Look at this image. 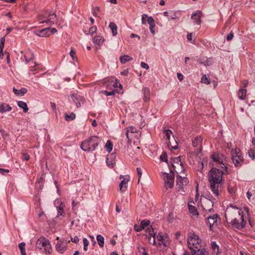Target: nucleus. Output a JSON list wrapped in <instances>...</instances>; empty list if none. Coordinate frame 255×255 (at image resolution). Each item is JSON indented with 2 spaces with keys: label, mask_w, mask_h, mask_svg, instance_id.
Listing matches in <instances>:
<instances>
[{
  "label": "nucleus",
  "mask_w": 255,
  "mask_h": 255,
  "mask_svg": "<svg viewBox=\"0 0 255 255\" xmlns=\"http://www.w3.org/2000/svg\"><path fill=\"white\" fill-rule=\"evenodd\" d=\"M225 216L228 223L239 230L243 229L246 226V222L244 219L243 211L236 206L228 207Z\"/></svg>",
  "instance_id": "f257e3e1"
},
{
  "label": "nucleus",
  "mask_w": 255,
  "mask_h": 255,
  "mask_svg": "<svg viewBox=\"0 0 255 255\" xmlns=\"http://www.w3.org/2000/svg\"><path fill=\"white\" fill-rule=\"evenodd\" d=\"M224 171L216 167H213L209 172L208 180L210 189L214 195L218 197L223 187L224 180L223 175Z\"/></svg>",
  "instance_id": "f03ea898"
},
{
  "label": "nucleus",
  "mask_w": 255,
  "mask_h": 255,
  "mask_svg": "<svg viewBox=\"0 0 255 255\" xmlns=\"http://www.w3.org/2000/svg\"><path fill=\"white\" fill-rule=\"evenodd\" d=\"M188 248L193 255H209L204 248H202L201 240L195 234H190L188 238Z\"/></svg>",
  "instance_id": "7ed1b4c3"
},
{
  "label": "nucleus",
  "mask_w": 255,
  "mask_h": 255,
  "mask_svg": "<svg viewBox=\"0 0 255 255\" xmlns=\"http://www.w3.org/2000/svg\"><path fill=\"white\" fill-rule=\"evenodd\" d=\"M101 139L97 136H92L83 141L81 148L85 151H94L99 144Z\"/></svg>",
  "instance_id": "20e7f679"
},
{
  "label": "nucleus",
  "mask_w": 255,
  "mask_h": 255,
  "mask_svg": "<svg viewBox=\"0 0 255 255\" xmlns=\"http://www.w3.org/2000/svg\"><path fill=\"white\" fill-rule=\"evenodd\" d=\"M185 176L184 169L182 168L181 172L177 173L176 186L179 192H185L184 189L188 183V180Z\"/></svg>",
  "instance_id": "39448f33"
},
{
  "label": "nucleus",
  "mask_w": 255,
  "mask_h": 255,
  "mask_svg": "<svg viewBox=\"0 0 255 255\" xmlns=\"http://www.w3.org/2000/svg\"><path fill=\"white\" fill-rule=\"evenodd\" d=\"M232 159L236 167L241 166L243 163L244 159L240 148H235L231 151Z\"/></svg>",
  "instance_id": "423d86ee"
},
{
  "label": "nucleus",
  "mask_w": 255,
  "mask_h": 255,
  "mask_svg": "<svg viewBox=\"0 0 255 255\" xmlns=\"http://www.w3.org/2000/svg\"><path fill=\"white\" fill-rule=\"evenodd\" d=\"M162 174L164 180V186L166 189L172 188L174 181V172L172 170H170V173H163Z\"/></svg>",
  "instance_id": "0eeeda50"
},
{
  "label": "nucleus",
  "mask_w": 255,
  "mask_h": 255,
  "mask_svg": "<svg viewBox=\"0 0 255 255\" xmlns=\"http://www.w3.org/2000/svg\"><path fill=\"white\" fill-rule=\"evenodd\" d=\"M201 204L204 212L209 213L213 211V202L206 197L201 199Z\"/></svg>",
  "instance_id": "6e6552de"
},
{
  "label": "nucleus",
  "mask_w": 255,
  "mask_h": 255,
  "mask_svg": "<svg viewBox=\"0 0 255 255\" xmlns=\"http://www.w3.org/2000/svg\"><path fill=\"white\" fill-rule=\"evenodd\" d=\"M56 240L58 241L55 246L56 251L60 254L64 253L67 249L68 243L70 241H67L64 239H60L59 237H57Z\"/></svg>",
  "instance_id": "1a4fd4ad"
},
{
  "label": "nucleus",
  "mask_w": 255,
  "mask_h": 255,
  "mask_svg": "<svg viewBox=\"0 0 255 255\" xmlns=\"http://www.w3.org/2000/svg\"><path fill=\"white\" fill-rule=\"evenodd\" d=\"M212 159L217 163L219 164L222 168L225 166V170L227 171V167L225 166L224 162L226 161V157L222 154H214L212 155Z\"/></svg>",
  "instance_id": "9d476101"
},
{
  "label": "nucleus",
  "mask_w": 255,
  "mask_h": 255,
  "mask_svg": "<svg viewBox=\"0 0 255 255\" xmlns=\"http://www.w3.org/2000/svg\"><path fill=\"white\" fill-rule=\"evenodd\" d=\"M203 138L201 136L196 137L192 140V145L194 147L196 148L197 153L200 152L202 149Z\"/></svg>",
  "instance_id": "9b49d317"
},
{
  "label": "nucleus",
  "mask_w": 255,
  "mask_h": 255,
  "mask_svg": "<svg viewBox=\"0 0 255 255\" xmlns=\"http://www.w3.org/2000/svg\"><path fill=\"white\" fill-rule=\"evenodd\" d=\"M120 178L123 179L121 183L119 185V189L121 192H123L126 191V190L128 188V183L129 181V177L128 176H124L123 175H121Z\"/></svg>",
  "instance_id": "f8f14e48"
},
{
  "label": "nucleus",
  "mask_w": 255,
  "mask_h": 255,
  "mask_svg": "<svg viewBox=\"0 0 255 255\" xmlns=\"http://www.w3.org/2000/svg\"><path fill=\"white\" fill-rule=\"evenodd\" d=\"M217 214H214L213 216H209L207 217V224H209L210 229L212 230L214 226L217 225Z\"/></svg>",
  "instance_id": "ddd939ff"
},
{
  "label": "nucleus",
  "mask_w": 255,
  "mask_h": 255,
  "mask_svg": "<svg viewBox=\"0 0 255 255\" xmlns=\"http://www.w3.org/2000/svg\"><path fill=\"white\" fill-rule=\"evenodd\" d=\"M50 28H44L42 30L37 31L35 32L36 35L43 37H47L50 36Z\"/></svg>",
  "instance_id": "4468645a"
},
{
  "label": "nucleus",
  "mask_w": 255,
  "mask_h": 255,
  "mask_svg": "<svg viewBox=\"0 0 255 255\" xmlns=\"http://www.w3.org/2000/svg\"><path fill=\"white\" fill-rule=\"evenodd\" d=\"M202 13L201 11H197L192 14L191 18L195 21L197 24L200 25L201 23V16Z\"/></svg>",
  "instance_id": "2eb2a0df"
},
{
  "label": "nucleus",
  "mask_w": 255,
  "mask_h": 255,
  "mask_svg": "<svg viewBox=\"0 0 255 255\" xmlns=\"http://www.w3.org/2000/svg\"><path fill=\"white\" fill-rule=\"evenodd\" d=\"M48 240L44 237H41L39 239L36 243V247L41 250L42 248H44V246L48 243Z\"/></svg>",
  "instance_id": "dca6fc26"
},
{
  "label": "nucleus",
  "mask_w": 255,
  "mask_h": 255,
  "mask_svg": "<svg viewBox=\"0 0 255 255\" xmlns=\"http://www.w3.org/2000/svg\"><path fill=\"white\" fill-rule=\"evenodd\" d=\"M115 155L114 154H111L108 155L106 160V163L110 168L114 167L115 164Z\"/></svg>",
  "instance_id": "f3484780"
},
{
  "label": "nucleus",
  "mask_w": 255,
  "mask_h": 255,
  "mask_svg": "<svg viewBox=\"0 0 255 255\" xmlns=\"http://www.w3.org/2000/svg\"><path fill=\"white\" fill-rule=\"evenodd\" d=\"M134 132H136V128H135L130 126L127 128L126 135L129 140H130L131 139V135L130 133L132 134Z\"/></svg>",
  "instance_id": "a211bd4d"
},
{
  "label": "nucleus",
  "mask_w": 255,
  "mask_h": 255,
  "mask_svg": "<svg viewBox=\"0 0 255 255\" xmlns=\"http://www.w3.org/2000/svg\"><path fill=\"white\" fill-rule=\"evenodd\" d=\"M148 23L149 24V29L152 34L155 33V22L154 19L152 17H149L147 20Z\"/></svg>",
  "instance_id": "6ab92c4d"
},
{
  "label": "nucleus",
  "mask_w": 255,
  "mask_h": 255,
  "mask_svg": "<svg viewBox=\"0 0 255 255\" xmlns=\"http://www.w3.org/2000/svg\"><path fill=\"white\" fill-rule=\"evenodd\" d=\"M142 92L144 95L143 100L144 102H147L150 100V91L148 88H144L142 89Z\"/></svg>",
  "instance_id": "aec40b11"
},
{
  "label": "nucleus",
  "mask_w": 255,
  "mask_h": 255,
  "mask_svg": "<svg viewBox=\"0 0 255 255\" xmlns=\"http://www.w3.org/2000/svg\"><path fill=\"white\" fill-rule=\"evenodd\" d=\"M104 38L100 35L96 36L94 38L93 42L94 43L98 45L99 46H100L104 42Z\"/></svg>",
  "instance_id": "412c9836"
},
{
  "label": "nucleus",
  "mask_w": 255,
  "mask_h": 255,
  "mask_svg": "<svg viewBox=\"0 0 255 255\" xmlns=\"http://www.w3.org/2000/svg\"><path fill=\"white\" fill-rule=\"evenodd\" d=\"M247 97V90L246 89H240L238 92V97L240 100H244Z\"/></svg>",
  "instance_id": "4be33fe9"
},
{
  "label": "nucleus",
  "mask_w": 255,
  "mask_h": 255,
  "mask_svg": "<svg viewBox=\"0 0 255 255\" xmlns=\"http://www.w3.org/2000/svg\"><path fill=\"white\" fill-rule=\"evenodd\" d=\"M13 91L16 96H23L27 92V89L24 88H22L20 90H17L15 88H13Z\"/></svg>",
  "instance_id": "5701e85b"
},
{
  "label": "nucleus",
  "mask_w": 255,
  "mask_h": 255,
  "mask_svg": "<svg viewBox=\"0 0 255 255\" xmlns=\"http://www.w3.org/2000/svg\"><path fill=\"white\" fill-rule=\"evenodd\" d=\"M188 209L190 213L192 214L194 216H198V212L196 209V208L194 206L189 203L188 204Z\"/></svg>",
  "instance_id": "b1692460"
},
{
  "label": "nucleus",
  "mask_w": 255,
  "mask_h": 255,
  "mask_svg": "<svg viewBox=\"0 0 255 255\" xmlns=\"http://www.w3.org/2000/svg\"><path fill=\"white\" fill-rule=\"evenodd\" d=\"M132 58L129 55H124L122 56L120 58V62L122 64H125L126 62L130 61Z\"/></svg>",
  "instance_id": "393cba45"
},
{
  "label": "nucleus",
  "mask_w": 255,
  "mask_h": 255,
  "mask_svg": "<svg viewBox=\"0 0 255 255\" xmlns=\"http://www.w3.org/2000/svg\"><path fill=\"white\" fill-rule=\"evenodd\" d=\"M109 27L112 30L113 35L114 36L117 35L118 34L117 25L115 23L112 22L109 24Z\"/></svg>",
  "instance_id": "a878e982"
},
{
  "label": "nucleus",
  "mask_w": 255,
  "mask_h": 255,
  "mask_svg": "<svg viewBox=\"0 0 255 255\" xmlns=\"http://www.w3.org/2000/svg\"><path fill=\"white\" fill-rule=\"evenodd\" d=\"M17 105L19 107L23 109L24 113H26L28 111V108H27V104L25 102L23 101H18L17 102Z\"/></svg>",
  "instance_id": "bb28decb"
},
{
  "label": "nucleus",
  "mask_w": 255,
  "mask_h": 255,
  "mask_svg": "<svg viewBox=\"0 0 255 255\" xmlns=\"http://www.w3.org/2000/svg\"><path fill=\"white\" fill-rule=\"evenodd\" d=\"M50 18L47 19L46 20H43L40 23H43L46 22L47 23H49L50 25H52L54 23V21H52V20H54L56 18V15L54 13H53L52 14H50Z\"/></svg>",
  "instance_id": "cd10ccee"
},
{
  "label": "nucleus",
  "mask_w": 255,
  "mask_h": 255,
  "mask_svg": "<svg viewBox=\"0 0 255 255\" xmlns=\"http://www.w3.org/2000/svg\"><path fill=\"white\" fill-rule=\"evenodd\" d=\"M0 106L1 108V110H3V113L11 110V107L8 104L2 103Z\"/></svg>",
  "instance_id": "c85d7f7f"
},
{
  "label": "nucleus",
  "mask_w": 255,
  "mask_h": 255,
  "mask_svg": "<svg viewBox=\"0 0 255 255\" xmlns=\"http://www.w3.org/2000/svg\"><path fill=\"white\" fill-rule=\"evenodd\" d=\"M44 249L46 254H50L52 253V248L49 241H48V243L44 246Z\"/></svg>",
  "instance_id": "c756f323"
},
{
  "label": "nucleus",
  "mask_w": 255,
  "mask_h": 255,
  "mask_svg": "<svg viewBox=\"0 0 255 255\" xmlns=\"http://www.w3.org/2000/svg\"><path fill=\"white\" fill-rule=\"evenodd\" d=\"M97 240L99 245L101 247H103L104 245V238L102 235H98L97 236Z\"/></svg>",
  "instance_id": "7c9ffc66"
},
{
  "label": "nucleus",
  "mask_w": 255,
  "mask_h": 255,
  "mask_svg": "<svg viewBox=\"0 0 255 255\" xmlns=\"http://www.w3.org/2000/svg\"><path fill=\"white\" fill-rule=\"evenodd\" d=\"M167 11L164 12V15L166 16L170 17L172 19H174L176 18V12L174 11H171L169 12Z\"/></svg>",
  "instance_id": "2f4dec72"
},
{
  "label": "nucleus",
  "mask_w": 255,
  "mask_h": 255,
  "mask_svg": "<svg viewBox=\"0 0 255 255\" xmlns=\"http://www.w3.org/2000/svg\"><path fill=\"white\" fill-rule=\"evenodd\" d=\"M105 148L108 152H110L113 149V144L110 140H108L105 145Z\"/></svg>",
  "instance_id": "473e14b6"
},
{
  "label": "nucleus",
  "mask_w": 255,
  "mask_h": 255,
  "mask_svg": "<svg viewBox=\"0 0 255 255\" xmlns=\"http://www.w3.org/2000/svg\"><path fill=\"white\" fill-rule=\"evenodd\" d=\"M18 246H19V249L20 250V252H21V255H26V253H25V244L23 242L19 244Z\"/></svg>",
  "instance_id": "72a5a7b5"
},
{
  "label": "nucleus",
  "mask_w": 255,
  "mask_h": 255,
  "mask_svg": "<svg viewBox=\"0 0 255 255\" xmlns=\"http://www.w3.org/2000/svg\"><path fill=\"white\" fill-rule=\"evenodd\" d=\"M211 247L213 251L216 253V255H218V254L219 253V246L216 244L215 242H212L211 243Z\"/></svg>",
  "instance_id": "f704fd0d"
},
{
  "label": "nucleus",
  "mask_w": 255,
  "mask_h": 255,
  "mask_svg": "<svg viewBox=\"0 0 255 255\" xmlns=\"http://www.w3.org/2000/svg\"><path fill=\"white\" fill-rule=\"evenodd\" d=\"M146 232H148V237H155L156 234V232H155L154 229L152 228H151V229L147 228Z\"/></svg>",
  "instance_id": "c9c22d12"
},
{
  "label": "nucleus",
  "mask_w": 255,
  "mask_h": 255,
  "mask_svg": "<svg viewBox=\"0 0 255 255\" xmlns=\"http://www.w3.org/2000/svg\"><path fill=\"white\" fill-rule=\"evenodd\" d=\"M65 120L67 121L73 120L75 119L76 116L74 113H71L70 115L66 114L65 115Z\"/></svg>",
  "instance_id": "e433bc0d"
},
{
  "label": "nucleus",
  "mask_w": 255,
  "mask_h": 255,
  "mask_svg": "<svg viewBox=\"0 0 255 255\" xmlns=\"http://www.w3.org/2000/svg\"><path fill=\"white\" fill-rule=\"evenodd\" d=\"M201 82L202 83L206 84H210V81L208 79V78L207 77V76L205 74H204L202 76Z\"/></svg>",
  "instance_id": "4c0bfd02"
},
{
  "label": "nucleus",
  "mask_w": 255,
  "mask_h": 255,
  "mask_svg": "<svg viewBox=\"0 0 255 255\" xmlns=\"http://www.w3.org/2000/svg\"><path fill=\"white\" fill-rule=\"evenodd\" d=\"M157 240L159 242L158 244L161 246L162 244H164V238L163 236L160 234L159 233L157 236Z\"/></svg>",
  "instance_id": "58836bf2"
},
{
  "label": "nucleus",
  "mask_w": 255,
  "mask_h": 255,
  "mask_svg": "<svg viewBox=\"0 0 255 255\" xmlns=\"http://www.w3.org/2000/svg\"><path fill=\"white\" fill-rule=\"evenodd\" d=\"M167 146L170 149H176L178 148V143L176 141H175L174 145H171L170 142L169 141V142H167Z\"/></svg>",
  "instance_id": "ea45409f"
},
{
  "label": "nucleus",
  "mask_w": 255,
  "mask_h": 255,
  "mask_svg": "<svg viewBox=\"0 0 255 255\" xmlns=\"http://www.w3.org/2000/svg\"><path fill=\"white\" fill-rule=\"evenodd\" d=\"M161 161L167 162V155L166 152H163L160 156Z\"/></svg>",
  "instance_id": "a19ab883"
},
{
  "label": "nucleus",
  "mask_w": 255,
  "mask_h": 255,
  "mask_svg": "<svg viewBox=\"0 0 255 255\" xmlns=\"http://www.w3.org/2000/svg\"><path fill=\"white\" fill-rule=\"evenodd\" d=\"M149 224H150L149 221L143 220L140 223V226L141 227H143V230L145 227L149 226Z\"/></svg>",
  "instance_id": "79ce46f5"
},
{
  "label": "nucleus",
  "mask_w": 255,
  "mask_h": 255,
  "mask_svg": "<svg viewBox=\"0 0 255 255\" xmlns=\"http://www.w3.org/2000/svg\"><path fill=\"white\" fill-rule=\"evenodd\" d=\"M57 210H58V213L57 217H58L60 216H62L63 214L64 213V209L63 207L61 206H59L57 207Z\"/></svg>",
  "instance_id": "37998d69"
},
{
  "label": "nucleus",
  "mask_w": 255,
  "mask_h": 255,
  "mask_svg": "<svg viewBox=\"0 0 255 255\" xmlns=\"http://www.w3.org/2000/svg\"><path fill=\"white\" fill-rule=\"evenodd\" d=\"M164 133L165 134L166 139L169 140L170 136L172 135V131L169 129H166L164 131Z\"/></svg>",
  "instance_id": "c03bdc74"
},
{
  "label": "nucleus",
  "mask_w": 255,
  "mask_h": 255,
  "mask_svg": "<svg viewBox=\"0 0 255 255\" xmlns=\"http://www.w3.org/2000/svg\"><path fill=\"white\" fill-rule=\"evenodd\" d=\"M83 241L84 243V250L85 251H87L88 249V246L89 245V241L85 238L83 239Z\"/></svg>",
  "instance_id": "a18cd8bd"
},
{
  "label": "nucleus",
  "mask_w": 255,
  "mask_h": 255,
  "mask_svg": "<svg viewBox=\"0 0 255 255\" xmlns=\"http://www.w3.org/2000/svg\"><path fill=\"white\" fill-rule=\"evenodd\" d=\"M187 39L189 41L194 43V39H193V33H189L187 34Z\"/></svg>",
  "instance_id": "49530a36"
},
{
  "label": "nucleus",
  "mask_w": 255,
  "mask_h": 255,
  "mask_svg": "<svg viewBox=\"0 0 255 255\" xmlns=\"http://www.w3.org/2000/svg\"><path fill=\"white\" fill-rule=\"evenodd\" d=\"M147 238H148L149 242L150 244H152L154 245H156L155 237H147Z\"/></svg>",
  "instance_id": "de8ad7c7"
},
{
  "label": "nucleus",
  "mask_w": 255,
  "mask_h": 255,
  "mask_svg": "<svg viewBox=\"0 0 255 255\" xmlns=\"http://www.w3.org/2000/svg\"><path fill=\"white\" fill-rule=\"evenodd\" d=\"M103 94L107 96L115 95V93L114 91L108 92L107 91H104L102 92Z\"/></svg>",
  "instance_id": "09e8293b"
},
{
  "label": "nucleus",
  "mask_w": 255,
  "mask_h": 255,
  "mask_svg": "<svg viewBox=\"0 0 255 255\" xmlns=\"http://www.w3.org/2000/svg\"><path fill=\"white\" fill-rule=\"evenodd\" d=\"M136 170H137V174L138 175V182L139 183L140 179L142 175L141 169L140 168L138 167V168H137Z\"/></svg>",
  "instance_id": "8fccbe9b"
},
{
  "label": "nucleus",
  "mask_w": 255,
  "mask_h": 255,
  "mask_svg": "<svg viewBox=\"0 0 255 255\" xmlns=\"http://www.w3.org/2000/svg\"><path fill=\"white\" fill-rule=\"evenodd\" d=\"M29 158H30L29 155L28 154H27L26 153H22V160H29Z\"/></svg>",
  "instance_id": "3c124183"
},
{
  "label": "nucleus",
  "mask_w": 255,
  "mask_h": 255,
  "mask_svg": "<svg viewBox=\"0 0 255 255\" xmlns=\"http://www.w3.org/2000/svg\"><path fill=\"white\" fill-rule=\"evenodd\" d=\"M134 229L136 232H140L143 230V227H141L140 225L139 226L137 225H135L134 226Z\"/></svg>",
  "instance_id": "603ef678"
},
{
  "label": "nucleus",
  "mask_w": 255,
  "mask_h": 255,
  "mask_svg": "<svg viewBox=\"0 0 255 255\" xmlns=\"http://www.w3.org/2000/svg\"><path fill=\"white\" fill-rule=\"evenodd\" d=\"M148 16L146 14H143L142 15L141 20H142V24H145L146 23V19L147 18Z\"/></svg>",
  "instance_id": "864d4df0"
},
{
  "label": "nucleus",
  "mask_w": 255,
  "mask_h": 255,
  "mask_svg": "<svg viewBox=\"0 0 255 255\" xmlns=\"http://www.w3.org/2000/svg\"><path fill=\"white\" fill-rule=\"evenodd\" d=\"M70 56L72 57L73 60H74L76 57H75L76 52L73 50V48L71 49L70 52Z\"/></svg>",
  "instance_id": "5fc2aeb1"
},
{
  "label": "nucleus",
  "mask_w": 255,
  "mask_h": 255,
  "mask_svg": "<svg viewBox=\"0 0 255 255\" xmlns=\"http://www.w3.org/2000/svg\"><path fill=\"white\" fill-rule=\"evenodd\" d=\"M97 30V27L96 26L91 27L89 29V32L91 34H94Z\"/></svg>",
  "instance_id": "6e6d98bb"
},
{
  "label": "nucleus",
  "mask_w": 255,
  "mask_h": 255,
  "mask_svg": "<svg viewBox=\"0 0 255 255\" xmlns=\"http://www.w3.org/2000/svg\"><path fill=\"white\" fill-rule=\"evenodd\" d=\"M233 37H234V33L233 32H231V33H230L229 34H228L226 38L228 41H230L233 38Z\"/></svg>",
  "instance_id": "4d7b16f0"
},
{
  "label": "nucleus",
  "mask_w": 255,
  "mask_h": 255,
  "mask_svg": "<svg viewBox=\"0 0 255 255\" xmlns=\"http://www.w3.org/2000/svg\"><path fill=\"white\" fill-rule=\"evenodd\" d=\"M71 241L72 242L77 244L79 242V238L77 236H75L74 237L71 238Z\"/></svg>",
  "instance_id": "13d9d810"
},
{
  "label": "nucleus",
  "mask_w": 255,
  "mask_h": 255,
  "mask_svg": "<svg viewBox=\"0 0 255 255\" xmlns=\"http://www.w3.org/2000/svg\"><path fill=\"white\" fill-rule=\"evenodd\" d=\"M241 83L242 84V85L243 86V87L244 88H246L248 86V84H249V81L248 80H243L242 82H241Z\"/></svg>",
  "instance_id": "bf43d9fd"
},
{
  "label": "nucleus",
  "mask_w": 255,
  "mask_h": 255,
  "mask_svg": "<svg viewBox=\"0 0 255 255\" xmlns=\"http://www.w3.org/2000/svg\"><path fill=\"white\" fill-rule=\"evenodd\" d=\"M100 10V8L99 7H96L94 8V11H93V15L95 16H97L98 15V11Z\"/></svg>",
  "instance_id": "052dcab7"
},
{
  "label": "nucleus",
  "mask_w": 255,
  "mask_h": 255,
  "mask_svg": "<svg viewBox=\"0 0 255 255\" xmlns=\"http://www.w3.org/2000/svg\"><path fill=\"white\" fill-rule=\"evenodd\" d=\"M140 65H141V66L142 68H145V69H149V66H148V65L146 63H144V62H142L141 63Z\"/></svg>",
  "instance_id": "680f3d73"
},
{
  "label": "nucleus",
  "mask_w": 255,
  "mask_h": 255,
  "mask_svg": "<svg viewBox=\"0 0 255 255\" xmlns=\"http://www.w3.org/2000/svg\"><path fill=\"white\" fill-rule=\"evenodd\" d=\"M71 97L73 101L76 104V103H77V102L78 101L77 97L74 94L71 95Z\"/></svg>",
  "instance_id": "e2e57ef3"
},
{
  "label": "nucleus",
  "mask_w": 255,
  "mask_h": 255,
  "mask_svg": "<svg viewBox=\"0 0 255 255\" xmlns=\"http://www.w3.org/2000/svg\"><path fill=\"white\" fill-rule=\"evenodd\" d=\"M228 191L230 193H234L235 191V190L234 187H231L230 185L228 186Z\"/></svg>",
  "instance_id": "0e129e2a"
},
{
  "label": "nucleus",
  "mask_w": 255,
  "mask_h": 255,
  "mask_svg": "<svg viewBox=\"0 0 255 255\" xmlns=\"http://www.w3.org/2000/svg\"><path fill=\"white\" fill-rule=\"evenodd\" d=\"M177 77L180 81H181L183 80V76L182 74H181L180 73H177Z\"/></svg>",
  "instance_id": "69168bd1"
},
{
  "label": "nucleus",
  "mask_w": 255,
  "mask_h": 255,
  "mask_svg": "<svg viewBox=\"0 0 255 255\" xmlns=\"http://www.w3.org/2000/svg\"><path fill=\"white\" fill-rule=\"evenodd\" d=\"M0 132H1L2 136L4 138L5 136H8V134L5 133L3 130H0Z\"/></svg>",
  "instance_id": "338daca9"
},
{
  "label": "nucleus",
  "mask_w": 255,
  "mask_h": 255,
  "mask_svg": "<svg viewBox=\"0 0 255 255\" xmlns=\"http://www.w3.org/2000/svg\"><path fill=\"white\" fill-rule=\"evenodd\" d=\"M142 251V255H147V253L145 251V248H141L140 252Z\"/></svg>",
  "instance_id": "774afa93"
}]
</instances>
